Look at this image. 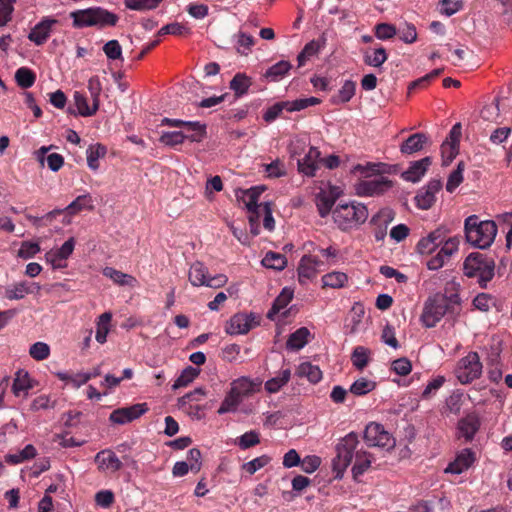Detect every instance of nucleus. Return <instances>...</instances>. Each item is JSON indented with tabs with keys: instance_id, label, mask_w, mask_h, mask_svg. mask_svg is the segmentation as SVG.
Returning a JSON list of instances; mask_svg holds the SVG:
<instances>
[{
	"instance_id": "nucleus-5",
	"label": "nucleus",
	"mask_w": 512,
	"mask_h": 512,
	"mask_svg": "<svg viewBox=\"0 0 512 512\" xmlns=\"http://www.w3.org/2000/svg\"><path fill=\"white\" fill-rule=\"evenodd\" d=\"M464 274L477 277L481 286H485L494 277L495 263L480 253H471L463 263Z\"/></svg>"
},
{
	"instance_id": "nucleus-4",
	"label": "nucleus",
	"mask_w": 512,
	"mask_h": 512,
	"mask_svg": "<svg viewBox=\"0 0 512 512\" xmlns=\"http://www.w3.org/2000/svg\"><path fill=\"white\" fill-rule=\"evenodd\" d=\"M74 27H107L115 26L118 22V16L101 7H91L87 9L76 10L70 13Z\"/></svg>"
},
{
	"instance_id": "nucleus-3",
	"label": "nucleus",
	"mask_w": 512,
	"mask_h": 512,
	"mask_svg": "<svg viewBox=\"0 0 512 512\" xmlns=\"http://www.w3.org/2000/svg\"><path fill=\"white\" fill-rule=\"evenodd\" d=\"M357 434L351 432L341 438L336 444V456L332 461L336 479H342L346 469L352 464L355 454L361 449Z\"/></svg>"
},
{
	"instance_id": "nucleus-8",
	"label": "nucleus",
	"mask_w": 512,
	"mask_h": 512,
	"mask_svg": "<svg viewBox=\"0 0 512 512\" xmlns=\"http://www.w3.org/2000/svg\"><path fill=\"white\" fill-rule=\"evenodd\" d=\"M320 103V100L316 97L301 98L292 101L277 102L269 107L263 118L266 122L274 121L284 110L288 112L301 111L309 106H314Z\"/></svg>"
},
{
	"instance_id": "nucleus-50",
	"label": "nucleus",
	"mask_w": 512,
	"mask_h": 512,
	"mask_svg": "<svg viewBox=\"0 0 512 512\" xmlns=\"http://www.w3.org/2000/svg\"><path fill=\"white\" fill-rule=\"evenodd\" d=\"M356 84L351 80H346L340 88L338 95L333 98L336 104L346 103L352 99L355 94Z\"/></svg>"
},
{
	"instance_id": "nucleus-7",
	"label": "nucleus",
	"mask_w": 512,
	"mask_h": 512,
	"mask_svg": "<svg viewBox=\"0 0 512 512\" xmlns=\"http://www.w3.org/2000/svg\"><path fill=\"white\" fill-rule=\"evenodd\" d=\"M482 373L480 357L476 352H469L461 358L456 366L455 375L462 384H468L479 378Z\"/></svg>"
},
{
	"instance_id": "nucleus-28",
	"label": "nucleus",
	"mask_w": 512,
	"mask_h": 512,
	"mask_svg": "<svg viewBox=\"0 0 512 512\" xmlns=\"http://www.w3.org/2000/svg\"><path fill=\"white\" fill-rule=\"evenodd\" d=\"M102 273L105 277L109 278L119 286L135 287L138 284V281L134 276L123 273L113 267H105Z\"/></svg>"
},
{
	"instance_id": "nucleus-62",
	"label": "nucleus",
	"mask_w": 512,
	"mask_h": 512,
	"mask_svg": "<svg viewBox=\"0 0 512 512\" xmlns=\"http://www.w3.org/2000/svg\"><path fill=\"white\" fill-rule=\"evenodd\" d=\"M335 198L329 197L324 193H319L317 196V207L321 217H326L334 204Z\"/></svg>"
},
{
	"instance_id": "nucleus-2",
	"label": "nucleus",
	"mask_w": 512,
	"mask_h": 512,
	"mask_svg": "<svg viewBox=\"0 0 512 512\" xmlns=\"http://www.w3.org/2000/svg\"><path fill=\"white\" fill-rule=\"evenodd\" d=\"M367 207L357 201L340 202L332 210L334 223L342 231L354 230L368 218Z\"/></svg>"
},
{
	"instance_id": "nucleus-31",
	"label": "nucleus",
	"mask_w": 512,
	"mask_h": 512,
	"mask_svg": "<svg viewBox=\"0 0 512 512\" xmlns=\"http://www.w3.org/2000/svg\"><path fill=\"white\" fill-rule=\"evenodd\" d=\"M310 336L311 333L309 329L306 327H301L290 334L286 342V348L290 351H298L305 347L309 341Z\"/></svg>"
},
{
	"instance_id": "nucleus-18",
	"label": "nucleus",
	"mask_w": 512,
	"mask_h": 512,
	"mask_svg": "<svg viewBox=\"0 0 512 512\" xmlns=\"http://www.w3.org/2000/svg\"><path fill=\"white\" fill-rule=\"evenodd\" d=\"M321 262L314 256L305 255L301 258L298 266V279L301 284H306L313 279L320 267Z\"/></svg>"
},
{
	"instance_id": "nucleus-25",
	"label": "nucleus",
	"mask_w": 512,
	"mask_h": 512,
	"mask_svg": "<svg viewBox=\"0 0 512 512\" xmlns=\"http://www.w3.org/2000/svg\"><path fill=\"white\" fill-rule=\"evenodd\" d=\"M480 420L476 414H469L458 422V435L465 438L466 441L473 439L479 430Z\"/></svg>"
},
{
	"instance_id": "nucleus-1",
	"label": "nucleus",
	"mask_w": 512,
	"mask_h": 512,
	"mask_svg": "<svg viewBox=\"0 0 512 512\" xmlns=\"http://www.w3.org/2000/svg\"><path fill=\"white\" fill-rule=\"evenodd\" d=\"M497 225L492 220H480L477 215H470L464 221L466 241L478 249L489 248L497 235Z\"/></svg>"
},
{
	"instance_id": "nucleus-33",
	"label": "nucleus",
	"mask_w": 512,
	"mask_h": 512,
	"mask_svg": "<svg viewBox=\"0 0 512 512\" xmlns=\"http://www.w3.org/2000/svg\"><path fill=\"white\" fill-rule=\"evenodd\" d=\"M94 200L89 193L79 195L73 200L66 208V212L69 215H75L82 210H93Z\"/></svg>"
},
{
	"instance_id": "nucleus-61",
	"label": "nucleus",
	"mask_w": 512,
	"mask_h": 512,
	"mask_svg": "<svg viewBox=\"0 0 512 512\" xmlns=\"http://www.w3.org/2000/svg\"><path fill=\"white\" fill-rule=\"evenodd\" d=\"M271 458L267 455H262L257 458L252 459L251 461L246 462L243 465V469L248 472L250 475L256 473L261 468L265 467Z\"/></svg>"
},
{
	"instance_id": "nucleus-29",
	"label": "nucleus",
	"mask_w": 512,
	"mask_h": 512,
	"mask_svg": "<svg viewBox=\"0 0 512 512\" xmlns=\"http://www.w3.org/2000/svg\"><path fill=\"white\" fill-rule=\"evenodd\" d=\"M352 463V474L354 479H357L370 468L372 463V456L366 450H364L363 446H361L359 452L355 454V458Z\"/></svg>"
},
{
	"instance_id": "nucleus-39",
	"label": "nucleus",
	"mask_w": 512,
	"mask_h": 512,
	"mask_svg": "<svg viewBox=\"0 0 512 512\" xmlns=\"http://www.w3.org/2000/svg\"><path fill=\"white\" fill-rule=\"evenodd\" d=\"M106 147L101 144L90 145L86 150L87 165L96 171L99 168V159L106 155Z\"/></svg>"
},
{
	"instance_id": "nucleus-56",
	"label": "nucleus",
	"mask_w": 512,
	"mask_h": 512,
	"mask_svg": "<svg viewBox=\"0 0 512 512\" xmlns=\"http://www.w3.org/2000/svg\"><path fill=\"white\" fill-rule=\"evenodd\" d=\"M161 2L162 0H124L126 8L135 11L155 9Z\"/></svg>"
},
{
	"instance_id": "nucleus-53",
	"label": "nucleus",
	"mask_w": 512,
	"mask_h": 512,
	"mask_svg": "<svg viewBox=\"0 0 512 512\" xmlns=\"http://www.w3.org/2000/svg\"><path fill=\"white\" fill-rule=\"evenodd\" d=\"M370 351L363 347L357 346L352 353L351 360L355 368L363 370L369 361Z\"/></svg>"
},
{
	"instance_id": "nucleus-15",
	"label": "nucleus",
	"mask_w": 512,
	"mask_h": 512,
	"mask_svg": "<svg viewBox=\"0 0 512 512\" xmlns=\"http://www.w3.org/2000/svg\"><path fill=\"white\" fill-rule=\"evenodd\" d=\"M97 468L105 474H113L122 468V462L119 457L110 449H104L98 452L94 458Z\"/></svg>"
},
{
	"instance_id": "nucleus-55",
	"label": "nucleus",
	"mask_w": 512,
	"mask_h": 512,
	"mask_svg": "<svg viewBox=\"0 0 512 512\" xmlns=\"http://www.w3.org/2000/svg\"><path fill=\"white\" fill-rule=\"evenodd\" d=\"M320 49L321 43L319 41L312 40L307 43L297 57L298 65L303 66L306 61L309 60L312 56L316 55Z\"/></svg>"
},
{
	"instance_id": "nucleus-40",
	"label": "nucleus",
	"mask_w": 512,
	"mask_h": 512,
	"mask_svg": "<svg viewBox=\"0 0 512 512\" xmlns=\"http://www.w3.org/2000/svg\"><path fill=\"white\" fill-rule=\"evenodd\" d=\"M111 319L112 314L110 312H105L98 318L95 339L100 344L105 343L107 340V335L110 331Z\"/></svg>"
},
{
	"instance_id": "nucleus-20",
	"label": "nucleus",
	"mask_w": 512,
	"mask_h": 512,
	"mask_svg": "<svg viewBox=\"0 0 512 512\" xmlns=\"http://www.w3.org/2000/svg\"><path fill=\"white\" fill-rule=\"evenodd\" d=\"M474 461V452L469 448H465L457 454L455 460L447 466L445 472L459 475L469 469Z\"/></svg>"
},
{
	"instance_id": "nucleus-51",
	"label": "nucleus",
	"mask_w": 512,
	"mask_h": 512,
	"mask_svg": "<svg viewBox=\"0 0 512 512\" xmlns=\"http://www.w3.org/2000/svg\"><path fill=\"white\" fill-rule=\"evenodd\" d=\"M465 165L462 161L457 164V168L452 171L446 183V190L450 193L454 192L456 188L463 182V172Z\"/></svg>"
},
{
	"instance_id": "nucleus-26",
	"label": "nucleus",
	"mask_w": 512,
	"mask_h": 512,
	"mask_svg": "<svg viewBox=\"0 0 512 512\" xmlns=\"http://www.w3.org/2000/svg\"><path fill=\"white\" fill-rule=\"evenodd\" d=\"M33 386V382L27 371L18 370L15 373L12 384V392L16 397H27L29 390L32 389Z\"/></svg>"
},
{
	"instance_id": "nucleus-57",
	"label": "nucleus",
	"mask_w": 512,
	"mask_h": 512,
	"mask_svg": "<svg viewBox=\"0 0 512 512\" xmlns=\"http://www.w3.org/2000/svg\"><path fill=\"white\" fill-rule=\"evenodd\" d=\"M40 245L38 242L24 241L18 250V257L22 259H31L40 252Z\"/></svg>"
},
{
	"instance_id": "nucleus-49",
	"label": "nucleus",
	"mask_w": 512,
	"mask_h": 512,
	"mask_svg": "<svg viewBox=\"0 0 512 512\" xmlns=\"http://www.w3.org/2000/svg\"><path fill=\"white\" fill-rule=\"evenodd\" d=\"M236 445H238L242 450L249 449L253 446H256L260 443V434L256 430H250L245 432L241 436H239L236 441Z\"/></svg>"
},
{
	"instance_id": "nucleus-23",
	"label": "nucleus",
	"mask_w": 512,
	"mask_h": 512,
	"mask_svg": "<svg viewBox=\"0 0 512 512\" xmlns=\"http://www.w3.org/2000/svg\"><path fill=\"white\" fill-rule=\"evenodd\" d=\"M443 243V230L436 229L421 238L417 244V251L422 255L432 254Z\"/></svg>"
},
{
	"instance_id": "nucleus-48",
	"label": "nucleus",
	"mask_w": 512,
	"mask_h": 512,
	"mask_svg": "<svg viewBox=\"0 0 512 512\" xmlns=\"http://www.w3.org/2000/svg\"><path fill=\"white\" fill-rule=\"evenodd\" d=\"M241 402L242 400L230 389L218 409V414L235 412Z\"/></svg>"
},
{
	"instance_id": "nucleus-32",
	"label": "nucleus",
	"mask_w": 512,
	"mask_h": 512,
	"mask_svg": "<svg viewBox=\"0 0 512 512\" xmlns=\"http://www.w3.org/2000/svg\"><path fill=\"white\" fill-rule=\"evenodd\" d=\"M296 375L300 378H306L312 384H316L322 379L320 368L310 362L300 363L297 366Z\"/></svg>"
},
{
	"instance_id": "nucleus-58",
	"label": "nucleus",
	"mask_w": 512,
	"mask_h": 512,
	"mask_svg": "<svg viewBox=\"0 0 512 512\" xmlns=\"http://www.w3.org/2000/svg\"><path fill=\"white\" fill-rule=\"evenodd\" d=\"M30 356L37 361L45 360L50 355V347L45 342H36L29 349Z\"/></svg>"
},
{
	"instance_id": "nucleus-17",
	"label": "nucleus",
	"mask_w": 512,
	"mask_h": 512,
	"mask_svg": "<svg viewBox=\"0 0 512 512\" xmlns=\"http://www.w3.org/2000/svg\"><path fill=\"white\" fill-rule=\"evenodd\" d=\"M58 23V20L50 17L43 18L37 23L28 35L30 41L36 45L44 44L49 38L52 27Z\"/></svg>"
},
{
	"instance_id": "nucleus-46",
	"label": "nucleus",
	"mask_w": 512,
	"mask_h": 512,
	"mask_svg": "<svg viewBox=\"0 0 512 512\" xmlns=\"http://www.w3.org/2000/svg\"><path fill=\"white\" fill-rule=\"evenodd\" d=\"M234 39L238 53L243 55H247L255 43L253 36L242 31L235 34Z\"/></svg>"
},
{
	"instance_id": "nucleus-13",
	"label": "nucleus",
	"mask_w": 512,
	"mask_h": 512,
	"mask_svg": "<svg viewBox=\"0 0 512 512\" xmlns=\"http://www.w3.org/2000/svg\"><path fill=\"white\" fill-rule=\"evenodd\" d=\"M442 182L439 179L430 180L426 186L421 188L416 196V206L422 210H427L432 207L436 200V194L441 190Z\"/></svg>"
},
{
	"instance_id": "nucleus-54",
	"label": "nucleus",
	"mask_w": 512,
	"mask_h": 512,
	"mask_svg": "<svg viewBox=\"0 0 512 512\" xmlns=\"http://www.w3.org/2000/svg\"><path fill=\"white\" fill-rule=\"evenodd\" d=\"M460 239L457 236L450 237L445 239V235L443 234V243L440 245L441 248L439 253L448 260L453 254H455L459 249Z\"/></svg>"
},
{
	"instance_id": "nucleus-10",
	"label": "nucleus",
	"mask_w": 512,
	"mask_h": 512,
	"mask_svg": "<svg viewBox=\"0 0 512 512\" xmlns=\"http://www.w3.org/2000/svg\"><path fill=\"white\" fill-rule=\"evenodd\" d=\"M364 439L369 446L390 449L394 447L395 440L391 434L385 430L383 425L372 422L366 426Z\"/></svg>"
},
{
	"instance_id": "nucleus-27",
	"label": "nucleus",
	"mask_w": 512,
	"mask_h": 512,
	"mask_svg": "<svg viewBox=\"0 0 512 512\" xmlns=\"http://www.w3.org/2000/svg\"><path fill=\"white\" fill-rule=\"evenodd\" d=\"M251 327V321L247 315L236 314L231 317L225 330L230 335H241L248 333Z\"/></svg>"
},
{
	"instance_id": "nucleus-45",
	"label": "nucleus",
	"mask_w": 512,
	"mask_h": 512,
	"mask_svg": "<svg viewBox=\"0 0 512 512\" xmlns=\"http://www.w3.org/2000/svg\"><path fill=\"white\" fill-rule=\"evenodd\" d=\"M15 80L21 88L27 89L34 85L36 75L31 69L20 67L15 72Z\"/></svg>"
},
{
	"instance_id": "nucleus-41",
	"label": "nucleus",
	"mask_w": 512,
	"mask_h": 512,
	"mask_svg": "<svg viewBox=\"0 0 512 512\" xmlns=\"http://www.w3.org/2000/svg\"><path fill=\"white\" fill-rule=\"evenodd\" d=\"M252 84L251 78L244 73H237L230 81V89L236 96L241 97L247 93Z\"/></svg>"
},
{
	"instance_id": "nucleus-47",
	"label": "nucleus",
	"mask_w": 512,
	"mask_h": 512,
	"mask_svg": "<svg viewBox=\"0 0 512 512\" xmlns=\"http://www.w3.org/2000/svg\"><path fill=\"white\" fill-rule=\"evenodd\" d=\"M199 375V370L192 366L185 368L178 378L174 381L172 388L174 390L188 386L197 376Z\"/></svg>"
},
{
	"instance_id": "nucleus-24",
	"label": "nucleus",
	"mask_w": 512,
	"mask_h": 512,
	"mask_svg": "<svg viewBox=\"0 0 512 512\" xmlns=\"http://www.w3.org/2000/svg\"><path fill=\"white\" fill-rule=\"evenodd\" d=\"M259 386L260 382L257 379L254 380L249 377L242 376L232 381L230 389L241 400H243V398L253 394Z\"/></svg>"
},
{
	"instance_id": "nucleus-44",
	"label": "nucleus",
	"mask_w": 512,
	"mask_h": 512,
	"mask_svg": "<svg viewBox=\"0 0 512 512\" xmlns=\"http://www.w3.org/2000/svg\"><path fill=\"white\" fill-rule=\"evenodd\" d=\"M375 388V381L365 377H360L352 383L349 391L355 396H363L373 391Z\"/></svg>"
},
{
	"instance_id": "nucleus-6",
	"label": "nucleus",
	"mask_w": 512,
	"mask_h": 512,
	"mask_svg": "<svg viewBox=\"0 0 512 512\" xmlns=\"http://www.w3.org/2000/svg\"><path fill=\"white\" fill-rule=\"evenodd\" d=\"M189 281L193 286L200 287L206 286L211 288H219L224 286L228 278L224 274H218L209 277L208 268L202 262H195L189 269Z\"/></svg>"
},
{
	"instance_id": "nucleus-12",
	"label": "nucleus",
	"mask_w": 512,
	"mask_h": 512,
	"mask_svg": "<svg viewBox=\"0 0 512 512\" xmlns=\"http://www.w3.org/2000/svg\"><path fill=\"white\" fill-rule=\"evenodd\" d=\"M148 411V405L146 403H137L129 407H123L114 410L109 420L115 424L124 425L133 420L138 419L140 416Z\"/></svg>"
},
{
	"instance_id": "nucleus-19",
	"label": "nucleus",
	"mask_w": 512,
	"mask_h": 512,
	"mask_svg": "<svg viewBox=\"0 0 512 512\" xmlns=\"http://www.w3.org/2000/svg\"><path fill=\"white\" fill-rule=\"evenodd\" d=\"M263 191V186H255L237 194L238 199L243 202L246 209L250 212V215L260 214L263 204L258 205L257 202Z\"/></svg>"
},
{
	"instance_id": "nucleus-14",
	"label": "nucleus",
	"mask_w": 512,
	"mask_h": 512,
	"mask_svg": "<svg viewBox=\"0 0 512 512\" xmlns=\"http://www.w3.org/2000/svg\"><path fill=\"white\" fill-rule=\"evenodd\" d=\"M391 187V182L384 176L361 181L356 185V193L359 196H374L381 194Z\"/></svg>"
},
{
	"instance_id": "nucleus-9",
	"label": "nucleus",
	"mask_w": 512,
	"mask_h": 512,
	"mask_svg": "<svg viewBox=\"0 0 512 512\" xmlns=\"http://www.w3.org/2000/svg\"><path fill=\"white\" fill-rule=\"evenodd\" d=\"M447 310L444 295L437 294L429 298L421 315V321L427 328H432L443 318Z\"/></svg>"
},
{
	"instance_id": "nucleus-42",
	"label": "nucleus",
	"mask_w": 512,
	"mask_h": 512,
	"mask_svg": "<svg viewBox=\"0 0 512 512\" xmlns=\"http://www.w3.org/2000/svg\"><path fill=\"white\" fill-rule=\"evenodd\" d=\"M387 60V53L383 47L375 48L370 51H366L364 54V62L368 66L379 68Z\"/></svg>"
},
{
	"instance_id": "nucleus-34",
	"label": "nucleus",
	"mask_w": 512,
	"mask_h": 512,
	"mask_svg": "<svg viewBox=\"0 0 512 512\" xmlns=\"http://www.w3.org/2000/svg\"><path fill=\"white\" fill-rule=\"evenodd\" d=\"M30 283L21 281L14 283L5 288V298L9 300H20L23 299L27 294H32Z\"/></svg>"
},
{
	"instance_id": "nucleus-35",
	"label": "nucleus",
	"mask_w": 512,
	"mask_h": 512,
	"mask_svg": "<svg viewBox=\"0 0 512 512\" xmlns=\"http://www.w3.org/2000/svg\"><path fill=\"white\" fill-rule=\"evenodd\" d=\"M73 99L75 106L77 107V112L81 116H92L99 109V105H95L94 102H92V105H89L85 95L79 91L74 92Z\"/></svg>"
},
{
	"instance_id": "nucleus-16",
	"label": "nucleus",
	"mask_w": 512,
	"mask_h": 512,
	"mask_svg": "<svg viewBox=\"0 0 512 512\" xmlns=\"http://www.w3.org/2000/svg\"><path fill=\"white\" fill-rule=\"evenodd\" d=\"M321 153L316 147H310L302 159L298 160V171L308 177H313L321 162Z\"/></svg>"
},
{
	"instance_id": "nucleus-30",
	"label": "nucleus",
	"mask_w": 512,
	"mask_h": 512,
	"mask_svg": "<svg viewBox=\"0 0 512 512\" xmlns=\"http://www.w3.org/2000/svg\"><path fill=\"white\" fill-rule=\"evenodd\" d=\"M291 374L289 368L281 369L274 377L265 382V390L270 394L279 392L290 381Z\"/></svg>"
},
{
	"instance_id": "nucleus-21",
	"label": "nucleus",
	"mask_w": 512,
	"mask_h": 512,
	"mask_svg": "<svg viewBox=\"0 0 512 512\" xmlns=\"http://www.w3.org/2000/svg\"><path fill=\"white\" fill-rule=\"evenodd\" d=\"M429 144V137L425 133H414L404 140L399 146L403 155H413L424 149Z\"/></svg>"
},
{
	"instance_id": "nucleus-38",
	"label": "nucleus",
	"mask_w": 512,
	"mask_h": 512,
	"mask_svg": "<svg viewBox=\"0 0 512 512\" xmlns=\"http://www.w3.org/2000/svg\"><path fill=\"white\" fill-rule=\"evenodd\" d=\"M292 65L290 62L281 60L272 65L265 73V77L272 82L282 80L291 70Z\"/></svg>"
},
{
	"instance_id": "nucleus-43",
	"label": "nucleus",
	"mask_w": 512,
	"mask_h": 512,
	"mask_svg": "<svg viewBox=\"0 0 512 512\" xmlns=\"http://www.w3.org/2000/svg\"><path fill=\"white\" fill-rule=\"evenodd\" d=\"M261 263L266 268L281 271L286 267L287 259L281 253L267 252Z\"/></svg>"
},
{
	"instance_id": "nucleus-22",
	"label": "nucleus",
	"mask_w": 512,
	"mask_h": 512,
	"mask_svg": "<svg viewBox=\"0 0 512 512\" xmlns=\"http://www.w3.org/2000/svg\"><path fill=\"white\" fill-rule=\"evenodd\" d=\"M432 160L430 157H424L420 160L414 161L410 164L408 169L402 173V178L405 181L417 183L426 174Z\"/></svg>"
},
{
	"instance_id": "nucleus-64",
	"label": "nucleus",
	"mask_w": 512,
	"mask_h": 512,
	"mask_svg": "<svg viewBox=\"0 0 512 512\" xmlns=\"http://www.w3.org/2000/svg\"><path fill=\"white\" fill-rule=\"evenodd\" d=\"M321 465V458L316 455H308L300 462L301 469L308 474L315 472Z\"/></svg>"
},
{
	"instance_id": "nucleus-52",
	"label": "nucleus",
	"mask_w": 512,
	"mask_h": 512,
	"mask_svg": "<svg viewBox=\"0 0 512 512\" xmlns=\"http://www.w3.org/2000/svg\"><path fill=\"white\" fill-rule=\"evenodd\" d=\"M186 140L184 131H168L162 132L159 141L169 147H175L182 144Z\"/></svg>"
},
{
	"instance_id": "nucleus-37",
	"label": "nucleus",
	"mask_w": 512,
	"mask_h": 512,
	"mask_svg": "<svg viewBox=\"0 0 512 512\" xmlns=\"http://www.w3.org/2000/svg\"><path fill=\"white\" fill-rule=\"evenodd\" d=\"M322 285L325 288L340 289L348 282V276L344 272L333 271L322 276Z\"/></svg>"
},
{
	"instance_id": "nucleus-60",
	"label": "nucleus",
	"mask_w": 512,
	"mask_h": 512,
	"mask_svg": "<svg viewBox=\"0 0 512 512\" xmlns=\"http://www.w3.org/2000/svg\"><path fill=\"white\" fill-rule=\"evenodd\" d=\"M293 295L294 291L291 288H283L279 296L275 299L272 310L279 312L281 309L285 308L292 300Z\"/></svg>"
},
{
	"instance_id": "nucleus-63",
	"label": "nucleus",
	"mask_w": 512,
	"mask_h": 512,
	"mask_svg": "<svg viewBox=\"0 0 512 512\" xmlns=\"http://www.w3.org/2000/svg\"><path fill=\"white\" fill-rule=\"evenodd\" d=\"M265 172L267 173L268 177L271 178H279L286 174V168L282 161L279 159L269 163L265 164Z\"/></svg>"
},
{
	"instance_id": "nucleus-59",
	"label": "nucleus",
	"mask_w": 512,
	"mask_h": 512,
	"mask_svg": "<svg viewBox=\"0 0 512 512\" xmlns=\"http://www.w3.org/2000/svg\"><path fill=\"white\" fill-rule=\"evenodd\" d=\"M103 52L109 60H123L122 48L117 40H110L103 46Z\"/></svg>"
},
{
	"instance_id": "nucleus-36",
	"label": "nucleus",
	"mask_w": 512,
	"mask_h": 512,
	"mask_svg": "<svg viewBox=\"0 0 512 512\" xmlns=\"http://www.w3.org/2000/svg\"><path fill=\"white\" fill-rule=\"evenodd\" d=\"M36 455V448L32 444H28L22 450L16 453L7 454L5 456V461L9 464L17 465L27 460L33 459Z\"/></svg>"
},
{
	"instance_id": "nucleus-11",
	"label": "nucleus",
	"mask_w": 512,
	"mask_h": 512,
	"mask_svg": "<svg viewBox=\"0 0 512 512\" xmlns=\"http://www.w3.org/2000/svg\"><path fill=\"white\" fill-rule=\"evenodd\" d=\"M74 248L75 240L71 237L60 248L46 252L45 260L54 270L64 269L67 267V260L72 255Z\"/></svg>"
}]
</instances>
